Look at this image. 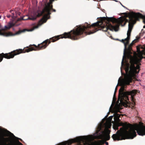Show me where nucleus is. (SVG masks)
Returning a JSON list of instances; mask_svg holds the SVG:
<instances>
[{"instance_id": "f257e3e1", "label": "nucleus", "mask_w": 145, "mask_h": 145, "mask_svg": "<svg viewBox=\"0 0 145 145\" xmlns=\"http://www.w3.org/2000/svg\"><path fill=\"white\" fill-rule=\"evenodd\" d=\"M138 54L134 52L133 56H130L129 63L126 62L124 64V56L123 57L121 67L122 72V67H124L126 74L124 78L121 82L120 86L121 88L119 90V93H137V90L133 89L131 91H126L125 89L127 85L130 84L133 79L136 76L137 74L139 73L140 62L143 58H145V44L143 46L140 45L137 46Z\"/></svg>"}, {"instance_id": "f03ea898", "label": "nucleus", "mask_w": 145, "mask_h": 145, "mask_svg": "<svg viewBox=\"0 0 145 145\" xmlns=\"http://www.w3.org/2000/svg\"><path fill=\"white\" fill-rule=\"evenodd\" d=\"M106 18L104 17L101 18L100 20L97 22L94 23L90 25L88 23H86L82 26H76L77 27L68 33H65L62 35H60L52 37L48 39L50 42H54L60 38H68L72 40H77L80 38V36L83 34L85 35L93 34L99 30H102L104 31H107L108 29L115 31H117L119 30V25H112L109 23L103 24L104 20Z\"/></svg>"}, {"instance_id": "7ed1b4c3", "label": "nucleus", "mask_w": 145, "mask_h": 145, "mask_svg": "<svg viewBox=\"0 0 145 145\" xmlns=\"http://www.w3.org/2000/svg\"><path fill=\"white\" fill-rule=\"evenodd\" d=\"M47 47V40L44 41L37 46L35 44L30 45L29 46L24 48L23 49H19L14 50L8 53H2L0 54V62L3 60V58L7 59L13 58L15 56L22 53L28 52L33 50H39L45 49Z\"/></svg>"}, {"instance_id": "20e7f679", "label": "nucleus", "mask_w": 145, "mask_h": 145, "mask_svg": "<svg viewBox=\"0 0 145 145\" xmlns=\"http://www.w3.org/2000/svg\"><path fill=\"white\" fill-rule=\"evenodd\" d=\"M53 8L52 5H51L49 3L44 7L42 10H38L40 14L39 16H42L43 14H45V15L42 18L39 22L38 25L35 26V28H37L39 26L41 25L43 23L46 22L47 20V18L51 14L50 10Z\"/></svg>"}, {"instance_id": "39448f33", "label": "nucleus", "mask_w": 145, "mask_h": 145, "mask_svg": "<svg viewBox=\"0 0 145 145\" xmlns=\"http://www.w3.org/2000/svg\"><path fill=\"white\" fill-rule=\"evenodd\" d=\"M5 134L3 136L1 133H0V145H23L19 140L16 142L11 138L7 137L8 135Z\"/></svg>"}, {"instance_id": "423d86ee", "label": "nucleus", "mask_w": 145, "mask_h": 145, "mask_svg": "<svg viewBox=\"0 0 145 145\" xmlns=\"http://www.w3.org/2000/svg\"><path fill=\"white\" fill-rule=\"evenodd\" d=\"M107 21L109 22H111L113 24L115 23L116 25H119V26L121 25V26H125L127 22L129 23V20L126 18L120 17L118 20L116 19L113 17L107 18Z\"/></svg>"}, {"instance_id": "0eeeda50", "label": "nucleus", "mask_w": 145, "mask_h": 145, "mask_svg": "<svg viewBox=\"0 0 145 145\" xmlns=\"http://www.w3.org/2000/svg\"><path fill=\"white\" fill-rule=\"evenodd\" d=\"M102 127L101 126H99L97 128V130L96 131V133L97 134L98 138L100 139L105 138L106 140H109L110 138V131L108 129L106 130L105 133L103 131H101L100 133H99Z\"/></svg>"}, {"instance_id": "6e6552de", "label": "nucleus", "mask_w": 145, "mask_h": 145, "mask_svg": "<svg viewBox=\"0 0 145 145\" xmlns=\"http://www.w3.org/2000/svg\"><path fill=\"white\" fill-rule=\"evenodd\" d=\"M139 13H130L128 15V17L129 19L128 27L130 28H133L134 25L136 23L137 20H139Z\"/></svg>"}, {"instance_id": "1a4fd4ad", "label": "nucleus", "mask_w": 145, "mask_h": 145, "mask_svg": "<svg viewBox=\"0 0 145 145\" xmlns=\"http://www.w3.org/2000/svg\"><path fill=\"white\" fill-rule=\"evenodd\" d=\"M39 13V12H34L31 13L29 16L26 15L23 16L21 18L20 20H35L37 17H39L40 16Z\"/></svg>"}, {"instance_id": "9d476101", "label": "nucleus", "mask_w": 145, "mask_h": 145, "mask_svg": "<svg viewBox=\"0 0 145 145\" xmlns=\"http://www.w3.org/2000/svg\"><path fill=\"white\" fill-rule=\"evenodd\" d=\"M14 24L12 23H9L7 26L5 25V26L4 28H2L0 29V35L5 36V35H10L12 34V33L9 32L8 33H7L5 32V30L9 29L10 28L14 26Z\"/></svg>"}, {"instance_id": "9b49d317", "label": "nucleus", "mask_w": 145, "mask_h": 145, "mask_svg": "<svg viewBox=\"0 0 145 145\" xmlns=\"http://www.w3.org/2000/svg\"><path fill=\"white\" fill-rule=\"evenodd\" d=\"M121 41L123 43L124 47L125 49H126V47L129 44V40H128V39H127V38H126L124 39H122Z\"/></svg>"}, {"instance_id": "f8f14e48", "label": "nucleus", "mask_w": 145, "mask_h": 145, "mask_svg": "<svg viewBox=\"0 0 145 145\" xmlns=\"http://www.w3.org/2000/svg\"><path fill=\"white\" fill-rule=\"evenodd\" d=\"M1 133L3 136L5 135H6L5 134H7V135H8V136H9V135H11L12 136H13L14 137L16 138H17L14 135V134L13 133H12L10 132L8 130H7L6 133L1 132V133Z\"/></svg>"}, {"instance_id": "ddd939ff", "label": "nucleus", "mask_w": 145, "mask_h": 145, "mask_svg": "<svg viewBox=\"0 0 145 145\" xmlns=\"http://www.w3.org/2000/svg\"><path fill=\"white\" fill-rule=\"evenodd\" d=\"M131 46H129L128 48H127V47L126 48V49H125V48L124 50V55L125 54V50H127L128 53L129 54H132V52H131Z\"/></svg>"}, {"instance_id": "4468645a", "label": "nucleus", "mask_w": 145, "mask_h": 145, "mask_svg": "<svg viewBox=\"0 0 145 145\" xmlns=\"http://www.w3.org/2000/svg\"><path fill=\"white\" fill-rule=\"evenodd\" d=\"M139 19L141 18L143 19V22L145 24V16L139 13ZM143 28H145V25L143 26Z\"/></svg>"}, {"instance_id": "2eb2a0df", "label": "nucleus", "mask_w": 145, "mask_h": 145, "mask_svg": "<svg viewBox=\"0 0 145 145\" xmlns=\"http://www.w3.org/2000/svg\"><path fill=\"white\" fill-rule=\"evenodd\" d=\"M120 115L118 114H115V115L114 116V119L115 120H117V121H118L119 120H120L119 119V118L120 117Z\"/></svg>"}, {"instance_id": "dca6fc26", "label": "nucleus", "mask_w": 145, "mask_h": 145, "mask_svg": "<svg viewBox=\"0 0 145 145\" xmlns=\"http://www.w3.org/2000/svg\"><path fill=\"white\" fill-rule=\"evenodd\" d=\"M131 32L127 31V39H128L129 40H130V37L131 36Z\"/></svg>"}, {"instance_id": "f3484780", "label": "nucleus", "mask_w": 145, "mask_h": 145, "mask_svg": "<svg viewBox=\"0 0 145 145\" xmlns=\"http://www.w3.org/2000/svg\"><path fill=\"white\" fill-rule=\"evenodd\" d=\"M23 31H22V30H19L18 31V32H17L16 33V34H19Z\"/></svg>"}, {"instance_id": "a211bd4d", "label": "nucleus", "mask_w": 145, "mask_h": 145, "mask_svg": "<svg viewBox=\"0 0 145 145\" xmlns=\"http://www.w3.org/2000/svg\"><path fill=\"white\" fill-rule=\"evenodd\" d=\"M132 28H130L129 26L128 27V29L127 31H130V32H131L132 30Z\"/></svg>"}, {"instance_id": "6ab92c4d", "label": "nucleus", "mask_w": 145, "mask_h": 145, "mask_svg": "<svg viewBox=\"0 0 145 145\" xmlns=\"http://www.w3.org/2000/svg\"><path fill=\"white\" fill-rule=\"evenodd\" d=\"M135 41V40H133L132 42L130 44V45L129 46H132L134 44V43H133V42H134V41Z\"/></svg>"}, {"instance_id": "aec40b11", "label": "nucleus", "mask_w": 145, "mask_h": 145, "mask_svg": "<svg viewBox=\"0 0 145 145\" xmlns=\"http://www.w3.org/2000/svg\"><path fill=\"white\" fill-rule=\"evenodd\" d=\"M135 41V40H133L132 42L130 44V45L129 46H132L134 44V43H133V42H134V41Z\"/></svg>"}, {"instance_id": "412c9836", "label": "nucleus", "mask_w": 145, "mask_h": 145, "mask_svg": "<svg viewBox=\"0 0 145 145\" xmlns=\"http://www.w3.org/2000/svg\"><path fill=\"white\" fill-rule=\"evenodd\" d=\"M135 41V40H133L132 42L130 44V45L129 46H132L134 44V43H133V42H134V41Z\"/></svg>"}, {"instance_id": "4be33fe9", "label": "nucleus", "mask_w": 145, "mask_h": 145, "mask_svg": "<svg viewBox=\"0 0 145 145\" xmlns=\"http://www.w3.org/2000/svg\"><path fill=\"white\" fill-rule=\"evenodd\" d=\"M118 126H116L115 127L114 126H113V128L115 129H118Z\"/></svg>"}, {"instance_id": "5701e85b", "label": "nucleus", "mask_w": 145, "mask_h": 145, "mask_svg": "<svg viewBox=\"0 0 145 145\" xmlns=\"http://www.w3.org/2000/svg\"><path fill=\"white\" fill-rule=\"evenodd\" d=\"M113 116H110L108 117V119L109 120H112V118Z\"/></svg>"}, {"instance_id": "b1692460", "label": "nucleus", "mask_w": 145, "mask_h": 145, "mask_svg": "<svg viewBox=\"0 0 145 145\" xmlns=\"http://www.w3.org/2000/svg\"><path fill=\"white\" fill-rule=\"evenodd\" d=\"M120 4H121V5L125 8L127 9V10H128V9H127V8L126 7H125L121 3H120Z\"/></svg>"}, {"instance_id": "393cba45", "label": "nucleus", "mask_w": 145, "mask_h": 145, "mask_svg": "<svg viewBox=\"0 0 145 145\" xmlns=\"http://www.w3.org/2000/svg\"><path fill=\"white\" fill-rule=\"evenodd\" d=\"M118 84L117 85V86L118 85ZM117 86L115 88V92H116L117 90Z\"/></svg>"}, {"instance_id": "a878e982", "label": "nucleus", "mask_w": 145, "mask_h": 145, "mask_svg": "<svg viewBox=\"0 0 145 145\" xmlns=\"http://www.w3.org/2000/svg\"><path fill=\"white\" fill-rule=\"evenodd\" d=\"M51 10H52L53 12H56V10L55 9H53V8Z\"/></svg>"}, {"instance_id": "bb28decb", "label": "nucleus", "mask_w": 145, "mask_h": 145, "mask_svg": "<svg viewBox=\"0 0 145 145\" xmlns=\"http://www.w3.org/2000/svg\"><path fill=\"white\" fill-rule=\"evenodd\" d=\"M116 92H115V91L114 92V97H115V96H116Z\"/></svg>"}, {"instance_id": "cd10ccee", "label": "nucleus", "mask_w": 145, "mask_h": 145, "mask_svg": "<svg viewBox=\"0 0 145 145\" xmlns=\"http://www.w3.org/2000/svg\"><path fill=\"white\" fill-rule=\"evenodd\" d=\"M105 144H106V145H108V142H105Z\"/></svg>"}, {"instance_id": "c85d7f7f", "label": "nucleus", "mask_w": 145, "mask_h": 145, "mask_svg": "<svg viewBox=\"0 0 145 145\" xmlns=\"http://www.w3.org/2000/svg\"><path fill=\"white\" fill-rule=\"evenodd\" d=\"M19 139L22 142V139H21L20 138H19Z\"/></svg>"}, {"instance_id": "c756f323", "label": "nucleus", "mask_w": 145, "mask_h": 145, "mask_svg": "<svg viewBox=\"0 0 145 145\" xmlns=\"http://www.w3.org/2000/svg\"><path fill=\"white\" fill-rule=\"evenodd\" d=\"M136 41L135 40V41L133 42V43H134V44L136 42Z\"/></svg>"}, {"instance_id": "7c9ffc66", "label": "nucleus", "mask_w": 145, "mask_h": 145, "mask_svg": "<svg viewBox=\"0 0 145 145\" xmlns=\"http://www.w3.org/2000/svg\"><path fill=\"white\" fill-rule=\"evenodd\" d=\"M125 14V13H123V14Z\"/></svg>"}, {"instance_id": "2f4dec72", "label": "nucleus", "mask_w": 145, "mask_h": 145, "mask_svg": "<svg viewBox=\"0 0 145 145\" xmlns=\"http://www.w3.org/2000/svg\"><path fill=\"white\" fill-rule=\"evenodd\" d=\"M119 80H120V79H119V80H118V82H119Z\"/></svg>"}]
</instances>
